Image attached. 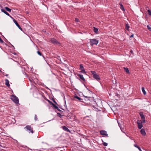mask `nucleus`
I'll return each mask as SVG.
<instances>
[{"label":"nucleus","mask_w":151,"mask_h":151,"mask_svg":"<svg viewBox=\"0 0 151 151\" xmlns=\"http://www.w3.org/2000/svg\"><path fill=\"white\" fill-rule=\"evenodd\" d=\"M46 88L47 89H49L47 87H46Z\"/></svg>","instance_id":"c03bdc74"},{"label":"nucleus","mask_w":151,"mask_h":151,"mask_svg":"<svg viewBox=\"0 0 151 151\" xmlns=\"http://www.w3.org/2000/svg\"><path fill=\"white\" fill-rule=\"evenodd\" d=\"M134 147H137V144H134Z\"/></svg>","instance_id":"e433bc0d"},{"label":"nucleus","mask_w":151,"mask_h":151,"mask_svg":"<svg viewBox=\"0 0 151 151\" xmlns=\"http://www.w3.org/2000/svg\"><path fill=\"white\" fill-rule=\"evenodd\" d=\"M37 54L39 55H40V56H42V53H41V52L39 51H37Z\"/></svg>","instance_id":"cd10ccee"},{"label":"nucleus","mask_w":151,"mask_h":151,"mask_svg":"<svg viewBox=\"0 0 151 151\" xmlns=\"http://www.w3.org/2000/svg\"><path fill=\"white\" fill-rule=\"evenodd\" d=\"M147 12L151 16V10L150 9H148L147 10Z\"/></svg>","instance_id":"393cba45"},{"label":"nucleus","mask_w":151,"mask_h":151,"mask_svg":"<svg viewBox=\"0 0 151 151\" xmlns=\"http://www.w3.org/2000/svg\"><path fill=\"white\" fill-rule=\"evenodd\" d=\"M0 72H1V70L0 69Z\"/></svg>","instance_id":"3c124183"},{"label":"nucleus","mask_w":151,"mask_h":151,"mask_svg":"<svg viewBox=\"0 0 151 151\" xmlns=\"http://www.w3.org/2000/svg\"><path fill=\"white\" fill-rule=\"evenodd\" d=\"M147 27L148 28V29L150 31H151V27H150V26L149 25H147Z\"/></svg>","instance_id":"c85d7f7f"},{"label":"nucleus","mask_w":151,"mask_h":151,"mask_svg":"<svg viewBox=\"0 0 151 151\" xmlns=\"http://www.w3.org/2000/svg\"><path fill=\"white\" fill-rule=\"evenodd\" d=\"M14 22L16 26L18 27V28L21 31H22V29L20 25L17 22L16 20L14 19H13Z\"/></svg>","instance_id":"6e6552de"},{"label":"nucleus","mask_w":151,"mask_h":151,"mask_svg":"<svg viewBox=\"0 0 151 151\" xmlns=\"http://www.w3.org/2000/svg\"><path fill=\"white\" fill-rule=\"evenodd\" d=\"M4 76H8V74H6V75H5Z\"/></svg>","instance_id":"49530a36"},{"label":"nucleus","mask_w":151,"mask_h":151,"mask_svg":"<svg viewBox=\"0 0 151 151\" xmlns=\"http://www.w3.org/2000/svg\"><path fill=\"white\" fill-rule=\"evenodd\" d=\"M119 4H120V9H121V10H123V11H125V10H124V7L123 5H122V4L121 3H120Z\"/></svg>","instance_id":"6ab92c4d"},{"label":"nucleus","mask_w":151,"mask_h":151,"mask_svg":"<svg viewBox=\"0 0 151 151\" xmlns=\"http://www.w3.org/2000/svg\"><path fill=\"white\" fill-rule=\"evenodd\" d=\"M139 114L141 116L142 122L143 123H145V118L143 112H140L139 113Z\"/></svg>","instance_id":"20e7f679"},{"label":"nucleus","mask_w":151,"mask_h":151,"mask_svg":"<svg viewBox=\"0 0 151 151\" xmlns=\"http://www.w3.org/2000/svg\"><path fill=\"white\" fill-rule=\"evenodd\" d=\"M5 84L8 87H9L10 86V85L9 84V81L7 79H6L5 80Z\"/></svg>","instance_id":"ddd939ff"},{"label":"nucleus","mask_w":151,"mask_h":151,"mask_svg":"<svg viewBox=\"0 0 151 151\" xmlns=\"http://www.w3.org/2000/svg\"><path fill=\"white\" fill-rule=\"evenodd\" d=\"M58 116L60 117L61 118L62 116V115H61L60 113H57Z\"/></svg>","instance_id":"a878e982"},{"label":"nucleus","mask_w":151,"mask_h":151,"mask_svg":"<svg viewBox=\"0 0 151 151\" xmlns=\"http://www.w3.org/2000/svg\"><path fill=\"white\" fill-rule=\"evenodd\" d=\"M11 99L13 102L16 104L19 103V99L17 97L14 95H12L11 96Z\"/></svg>","instance_id":"f257e3e1"},{"label":"nucleus","mask_w":151,"mask_h":151,"mask_svg":"<svg viewBox=\"0 0 151 151\" xmlns=\"http://www.w3.org/2000/svg\"><path fill=\"white\" fill-rule=\"evenodd\" d=\"M80 69L81 70V72L82 73H86L85 70L84 69L83 67L82 64H81L80 65Z\"/></svg>","instance_id":"0eeeda50"},{"label":"nucleus","mask_w":151,"mask_h":151,"mask_svg":"<svg viewBox=\"0 0 151 151\" xmlns=\"http://www.w3.org/2000/svg\"><path fill=\"white\" fill-rule=\"evenodd\" d=\"M103 145L105 146H106L108 145L107 143L105 142L103 143Z\"/></svg>","instance_id":"c756f323"},{"label":"nucleus","mask_w":151,"mask_h":151,"mask_svg":"<svg viewBox=\"0 0 151 151\" xmlns=\"http://www.w3.org/2000/svg\"><path fill=\"white\" fill-rule=\"evenodd\" d=\"M65 104H66V101H65Z\"/></svg>","instance_id":"8fccbe9b"},{"label":"nucleus","mask_w":151,"mask_h":151,"mask_svg":"<svg viewBox=\"0 0 151 151\" xmlns=\"http://www.w3.org/2000/svg\"><path fill=\"white\" fill-rule=\"evenodd\" d=\"M14 140H15L16 141V142H18V141H17V140H15V139H14Z\"/></svg>","instance_id":"de8ad7c7"},{"label":"nucleus","mask_w":151,"mask_h":151,"mask_svg":"<svg viewBox=\"0 0 151 151\" xmlns=\"http://www.w3.org/2000/svg\"><path fill=\"white\" fill-rule=\"evenodd\" d=\"M121 130L123 132V133H125V132L123 131V130L122 129V128H121Z\"/></svg>","instance_id":"a19ab883"},{"label":"nucleus","mask_w":151,"mask_h":151,"mask_svg":"<svg viewBox=\"0 0 151 151\" xmlns=\"http://www.w3.org/2000/svg\"><path fill=\"white\" fill-rule=\"evenodd\" d=\"M125 26H126V29L128 30L129 28V26L128 24H126V25H125Z\"/></svg>","instance_id":"b1692460"},{"label":"nucleus","mask_w":151,"mask_h":151,"mask_svg":"<svg viewBox=\"0 0 151 151\" xmlns=\"http://www.w3.org/2000/svg\"><path fill=\"white\" fill-rule=\"evenodd\" d=\"M130 52H131V53H132V52H133V51H132V50H131V51H130Z\"/></svg>","instance_id":"79ce46f5"},{"label":"nucleus","mask_w":151,"mask_h":151,"mask_svg":"<svg viewBox=\"0 0 151 151\" xmlns=\"http://www.w3.org/2000/svg\"><path fill=\"white\" fill-rule=\"evenodd\" d=\"M91 72L92 74L93 75V76H94L95 75H96V74H97L95 71H91Z\"/></svg>","instance_id":"4be33fe9"},{"label":"nucleus","mask_w":151,"mask_h":151,"mask_svg":"<svg viewBox=\"0 0 151 151\" xmlns=\"http://www.w3.org/2000/svg\"><path fill=\"white\" fill-rule=\"evenodd\" d=\"M51 42L55 45H57L59 46L60 45V43L54 38L51 39Z\"/></svg>","instance_id":"f03ea898"},{"label":"nucleus","mask_w":151,"mask_h":151,"mask_svg":"<svg viewBox=\"0 0 151 151\" xmlns=\"http://www.w3.org/2000/svg\"><path fill=\"white\" fill-rule=\"evenodd\" d=\"M48 101L49 102V103H50V104H51V105L52 104H53V103L51 102V101H50V100H48Z\"/></svg>","instance_id":"473e14b6"},{"label":"nucleus","mask_w":151,"mask_h":151,"mask_svg":"<svg viewBox=\"0 0 151 151\" xmlns=\"http://www.w3.org/2000/svg\"><path fill=\"white\" fill-rule=\"evenodd\" d=\"M5 8L6 9V10L7 11H8L9 12H11V9L7 7H5Z\"/></svg>","instance_id":"412c9836"},{"label":"nucleus","mask_w":151,"mask_h":151,"mask_svg":"<svg viewBox=\"0 0 151 151\" xmlns=\"http://www.w3.org/2000/svg\"><path fill=\"white\" fill-rule=\"evenodd\" d=\"M90 40L92 45H97L99 42V41L96 39H90Z\"/></svg>","instance_id":"7ed1b4c3"},{"label":"nucleus","mask_w":151,"mask_h":151,"mask_svg":"<svg viewBox=\"0 0 151 151\" xmlns=\"http://www.w3.org/2000/svg\"><path fill=\"white\" fill-rule=\"evenodd\" d=\"M0 42L1 43H4V41L3 40L1 39V38L0 37Z\"/></svg>","instance_id":"7c9ffc66"},{"label":"nucleus","mask_w":151,"mask_h":151,"mask_svg":"<svg viewBox=\"0 0 151 151\" xmlns=\"http://www.w3.org/2000/svg\"><path fill=\"white\" fill-rule=\"evenodd\" d=\"M57 109L59 111H61V110L60 109H59V108H58V109Z\"/></svg>","instance_id":"a18cd8bd"},{"label":"nucleus","mask_w":151,"mask_h":151,"mask_svg":"<svg viewBox=\"0 0 151 151\" xmlns=\"http://www.w3.org/2000/svg\"><path fill=\"white\" fill-rule=\"evenodd\" d=\"M78 76L83 81H85V79L83 77V76L81 74H78Z\"/></svg>","instance_id":"2eb2a0df"},{"label":"nucleus","mask_w":151,"mask_h":151,"mask_svg":"<svg viewBox=\"0 0 151 151\" xmlns=\"http://www.w3.org/2000/svg\"><path fill=\"white\" fill-rule=\"evenodd\" d=\"M124 70L127 73H129V70L128 69V68H125V67H124Z\"/></svg>","instance_id":"a211bd4d"},{"label":"nucleus","mask_w":151,"mask_h":151,"mask_svg":"<svg viewBox=\"0 0 151 151\" xmlns=\"http://www.w3.org/2000/svg\"><path fill=\"white\" fill-rule=\"evenodd\" d=\"M1 12L4 13V14H5L6 15H8L11 18H12V17L10 15V14L7 12H6L5 10L4 9H1Z\"/></svg>","instance_id":"9d476101"},{"label":"nucleus","mask_w":151,"mask_h":151,"mask_svg":"<svg viewBox=\"0 0 151 151\" xmlns=\"http://www.w3.org/2000/svg\"><path fill=\"white\" fill-rule=\"evenodd\" d=\"M142 123V122L141 121L138 120L137 121V123L138 124V127L139 129H141L143 127Z\"/></svg>","instance_id":"423d86ee"},{"label":"nucleus","mask_w":151,"mask_h":151,"mask_svg":"<svg viewBox=\"0 0 151 151\" xmlns=\"http://www.w3.org/2000/svg\"><path fill=\"white\" fill-rule=\"evenodd\" d=\"M118 122V123L119 124V127L121 129V125L119 124V123Z\"/></svg>","instance_id":"58836bf2"},{"label":"nucleus","mask_w":151,"mask_h":151,"mask_svg":"<svg viewBox=\"0 0 151 151\" xmlns=\"http://www.w3.org/2000/svg\"><path fill=\"white\" fill-rule=\"evenodd\" d=\"M93 77L97 81H99L100 80V78L99 75L97 74H96L94 76H93Z\"/></svg>","instance_id":"9b49d317"},{"label":"nucleus","mask_w":151,"mask_h":151,"mask_svg":"<svg viewBox=\"0 0 151 151\" xmlns=\"http://www.w3.org/2000/svg\"><path fill=\"white\" fill-rule=\"evenodd\" d=\"M137 148L140 151H142L141 148L139 146H137Z\"/></svg>","instance_id":"2f4dec72"},{"label":"nucleus","mask_w":151,"mask_h":151,"mask_svg":"<svg viewBox=\"0 0 151 151\" xmlns=\"http://www.w3.org/2000/svg\"><path fill=\"white\" fill-rule=\"evenodd\" d=\"M0 72L1 73L4 75H5V74H4V72L1 71V72Z\"/></svg>","instance_id":"f704fd0d"},{"label":"nucleus","mask_w":151,"mask_h":151,"mask_svg":"<svg viewBox=\"0 0 151 151\" xmlns=\"http://www.w3.org/2000/svg\"><path fill=\"white\" fill-rule=\"evenodd\" d=\"M134 37V34H132V35H131L130 36V37Z\"/></svg>","instance_id":"4c0bfd02"},{"label":"nucleus","mask_w":151,"mask_h":151,"mask_svg":"<svg viewBox=\"0 0 151 151\" xmlns=\"http://www.w3.org/2000/svg\"><path fill=\"white\" fill-rule=\"evenodd\" d=\"M59 60H60V57H59V56H58V58H57Z\"/></svg>","instance_id":"ea45409f"},{"label":"nucleus","mask_w":151,"mask_h":151,"mask_svg":"<svg viewBox=\"0 0 151 151\" xmlns=\"http://www.w3.org/2000/svg\"><path fill=\"white\" fill-rule=\"evenodd\" d=\"M93 28L94 32L96 34H98V29L95 27H93Z\"/></svg>","instance_id":"f3484780"},{"label":"nucleus","mask_w":151,"mask_h":151,"mask_svg":"<svg viewBox=\"0 0 151 151\" xmlns=\"http://www.w3.org/2000/svg\"><path fill=\"white\" fill-rule=\"evenodd\" d=\"M52 105L55 109H58V107L56 105L54 104H52Z\"/></svg>","instance_id":"5701e85b"},{"label":"nucleus","mask_w":151,"mask_h":151,"mask_svg":"<svg viewBox=\"0 0 151 151\" xmlns=\"http://www.w3.org/2000/svg\"><path fill=\"white\" fill-rule=\"evenodd\" d=\"M84 97H85V98H88V100H89V99H88V98H90L91 97H88V96H84Z\"/></svg>","instance_id":"c9c22d12"},{"label":"nucleus","mask_w":151,"mask_h":151,"mask_svg":"<svg viewBox=\"0 0 151 151\" xmlns=\"http://www.w3.org/2000/svg\"><path fill=\"white\" fill-rule=\"evenodd\" d=\"M28 131H29V133H33V131L31 127L29 125H27L24 128Z\"/></svg>","instance_id":"39448f33"},{"label":"nucleus","mask_w":151,"mask_h":151,"mask_svg":"<svg viewBox=\"0 0 151 151\" xmlns=\"http://www.w3.org/2000/svg\"><path fill=\"white\" fill-rule=\"evenodd\" d=\"M54 102L55 103H56V102H55V101H54Z\"/></svg>","instance_id":"09e8293b"},{"label":"nucleus","mask_w":151,"mask_h":151,"mask_svg":"<svg viewBox=\"0 0 151 151\" xmlns=\"http://www.w3.org/2000/svg\"><path fill=\"white\" fill-rule=\"evenodd\" d=\"M140 132L141 134L143 136H145L146 134L145 131L143 129H141L140 130Z\"/></svg>","instance_id":"4468645a"},{"label":"nucleus","mask_w":151,"mask_h":151,"mask_svg":"<svg viewBox=\"0 0 151 151\" xmlns=\"http://www.w3.org/2000/svg\"><path fill=\"white\" fill-rule=\"evenodd\" d=\"M38 119L37 118V115L36 114L35 116V121L37 120Z\"/></svg>","instance_id":"bb28decb"},{"label":"nucleus","mask_w":151,"mask_h":151,"mask_svg":"<svg viewBox=\"0 0 151 151\" xmlns=\"http://www.w3.org/2000/svg\"><path fill=\"white\" fill-rule=\"evenodd\" d=\"M32 79H29V81H30V82H32Z\"/></svg>","instance_id":"37998d69"},{"label":"nucleus","mask_w":151,"mask_h":151,"mask_svg":"<svg viewBox=\"0 0 151 151\" xmlns=\"http://www.w3.org/2000/svg\"><path fill=\"white\" fill-rule=\"evenodd\" d=\"M75 21L76 22H78V19L77 18H75Z\"/></svg>","instance_id":"72a5a7b5"},{"label":"nucleus","mask_w":151,"mask_h":151,"mask_svg":"<svg viewBox=\"0 0 151 151\" xmlns=\"http://www.w3.org/2000/svg\"><path fill=\"white\" fill-rule=\"evenodd\" d=\"M142 90L144 95H145L146 94V93L145 90L144 88L143 87H142Z\"/></svg>","instance_id":"aec40b11"},{"label":"nucleus","mask_w":151,"mask_h":151,"mask_svg":"<svg viewBox=\"0 0 151 151\" xmlns=\"http://www.w3.org/2000/svg\"><path fill=\"white\" fill-rule=\"evenodd\" d=\"M74 98L78 99L80 101H81V100H82V99H81V98L78 96L76 94H75L74 95Z\"/></svg>","instance_id":"dca6fc26"},{"label":"nucleus","mask_w":151,"mask_h":151,"mask_svg":"<svg viewBox=\"0 0 151 151\" xmlns=\"http://www.w3.org/2000/svg\"><path fill=\"white\" fill-rule=\"evenodd\" d=\"M62 128L63 130L67 132H70V131L67 127L65 126H63Z\"/></svg>","instance_id":"f8f14e48"},{"label":"nucleus","mask_w":151,"mask_h":151,"mask_svg":"<svg viewBox=\"0 0 151 151\" xmlns=\"http://www.w3.org/2000/svg\"><path fill=\"white\" fill-rule=\"evenodd\" d=\"M100 134L102 135L105 136H108V134L107 133V132L105 130H101L100 131Z\"/></svg>","instance_id":"1a4fd4ad"}]
</instances>
